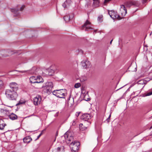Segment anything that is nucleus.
<instances>
[{"mask_svg":"<svg viewBox=\"0 0 152 152\" xmlns=\"http://www.w3.org/2000/svg\"><path fill=\"white\" fill-rule=\"evenodd\" d=\"M134 2H128V3H129L130 4L129 6L131 5H134Z\"/></svg>","mask_w":152,"mask_h":152,"instance_id":"nucleus-33","label":"nucleus"},{"mask_svg":"<svg viewBox=\"0 0 152 152\" xmlns=\"http://www.w3.org/2000/svg\"><path fill=\"white\" fill-rule=\"evenodd\" d=\"M151 136H152V133H151V134L150 135Z\"/></svg>","mask_w":152,"mask_h":152,"instance_id":"nucleus-40","label":"nucleus"},{"mask_svg":"<svg viewBox=\"0 0 152 152\" xmlns=\"http://www.w3.org/2000/svg\"><path fill=\"white\" fill-rule=\"evenodd\" d=\"M44 130H43L42 131L41 133H40V134L37 136V138L36 139V140L38 139L39 138V137L42 135V134L43 132L44 131Z\"/></svg>","mask_w":152,"mask_h":152,"instance_id":"nucleus-32","label":"nucleus"},{"mask_svg":"<svg viewBox=\"0 0 152 152\" xmlns=\"http://www.w3.org/2000/svg\"><path fill=\"white\" fill-rule=\"evenodd\" d=\"M110 116H111V115H110L108 117V118L106 119V121L107 122H109V118H110Z\"/></svg>","mask_w":152,"mask_h":152,"instance_id":"nucleus-34","label":"nucleus"},{"mask_svg":"<svg viewBox=\"0 0 152 152\" xmlns=\"http://www.w3.org/2000/svg\"><path fill=\"white\" fill-rule=\"evenodd\" d=\"M71 3V0H66L63 4L62 6L64 8H67L70 5Z\"/></svg>","mask_w":152,"mask_h":152,"instance_id":"nucleus-14","label":"nucleus"},{"mask_svg":"<svg viewBox=\"0 0 152 152\" xmlns=\"http://www.w3.org/2000/svg\"><path fill=\"white\" fill-rule=\"evenodd\" d=\"M43 87H46L47 88H53V84L52 82H47L45 83V86H43Z\"/></svg>","mask_w":152,"mask_h":152,"instance_id":"nucleus-16","label":"nucleus"},{"mask_svg":"<svg viewBox=\"0 0 152 152\" xmlns=\"http://www.w3.org/2000/svg\"><path fill=\"white\" fill-rule=\"evenodd\" d=\"M97 31V30H95L94 31L95 32H96Z\"/></svg>","mask_w":152,"mask_h":152,"instance_id":"nucleus-39","label":"nucleus"},{"mask_svg":"<svg viewBox=\"0 0 152 152\" xmlns=\"http://www.w3.org/2000/svg\"><path fill=\"white\" fill-rule=\"evenodd\" d=\"M108 13L110 15V17L112 18L114 20V11L113 10H108Z\"/></svg>","mask_w":152,"mask_h":152,"instance_id":"nucleus-20","label":"nucleus"},{"mask_svg":"<svg viewBox=\"0 0 152 152\" xmlns=\"http://www.w3.org/2000/svg\"><path fill=\"white\" fill-rule=\"evenodd\" d=\"M24 7L25 6L24 5H23L20 7V10L18 9H12L11 10V11L12 12L14 13V16H18L19 14L18 11H19V10L21 11H22L24 9Z\"/></svg>","mask_w":152,"mask_h":152,"instance_id":"nucleus-10","label":"nucleus"},{"mask_svg":"<svg viewBox=\"0 0 152 152\" xmlns=\"http://www.w3.org/2000/svg\"><path fill=\"white\" fill-rule=\"evenodd\" d=\"M146 82L143 80H141L139 81L138 82V84H144L146 83Z\"/></svg>","mask_w":152,"mask_h":152,"instance_id":"nucleus-26","label":"nucleus"},{"mask_svg":"<svg viewBox=\"0 0 152 152\" xmlns=\"http://www.w3.org/2000/svg\"><path fill=\"white\" fill-rule=\"evenodd\" d=\"M5 94L8 99L12 100H16L18 96V94L16 91L9 89L6 90Z\"/></svg>","mask_w":152,"mask_h":152,"instance_id":"nucleus-1","label":"nucleus"},{"mask_svg":"<svg viewBox=\"0 0 152 152\" xmlns=\"http://www.w3.org/2000/svg\"><path fill=\"white\" fill-rule=\"evenodd\" d=\"M9 118L12 120H15L17 118V116L15 114L12 113L9 116Z\"/></svg>","mask_w":152,"mask_h":152,"instance_id":"nucleus-18","label":"nucleus"},{"mask_svg":"<svg viewBox=\"0 0 152 152\" xmlns=\"http://www.w3.org/2000/svg\"><path fill=\"white\" fill-rule=\"evenodd\" d=\"M19 72L22 73H26L27 74H32L33 73V72H32L30 70L21 71H20Z\"/></svg>","mask_w":152,"mask_h":152,"instance_id":"nucleus-24","label":"nucleus"},{"mask_svg":"<svg viewBox=\"0 0 152 152\" xmlns=\"http://www.w3.org/2000/svg\"><path fill=\"white\" fill-rule=\"evenodd\" d=\"M98 20L100 23L102 22L103 21L102 16H100L98 17Z\"/></svg>","mask_w":152,"mask_h":152,"instance_id":"nucleus-28","label":"nucleus"},{"mask_svg":"<svg viewBox=\"0 0 152 152\" xmlns=\"http://www.w3.org/2000/svg\"><path fill=\"white\" fill-rule=\"evenodd\" d=\"M64 137L67 143H69L70 142L73 140V136L72 135L71 133L67 132L64 135Z\"/></svg>","mask_w":152,"mask_h":152,"instance_id":"nucleus-5","label":"nucleus"},{"mask_svg":"<svg viewBox=\"0 0 152 152\" xmlns=\"http://www.w3.org/2000/svg\"><path fill=\"white\" fill-rule=\"evenodd\" d=\"M82 67L84 68H87L91 66L90 62L88 60H83L81 62Z\"/></svg>","mask_w":152,"mask_h":152,"instance_id":"nucleus-7","label":"nucleus"},{"mask_svg":"<svg viewBox=\"0 0 152 152\" xmlns=\"http://www.w3.org/2000/svg\"><path fill=\"white\" fill-rule=\"evenodd\" d=\"M71 95H70L68 101V103L69 105H71V106L73 105L74 104V100L73 98L70 99Z\"/></svg>","mask_w":152,"mask_h":152,"instance_id":"nucleus-19","label":"nucleus"},{"mask_svg":"<svg viewBox=\"0 0 152 152\" xmlns=\"http://www.w3.org/2000/svg\"><path fill=\"white\" fill-rule=\"evenodd\" d=\"M22 104L20 102H19L16 105H18L19 104Z\"/></svg>","mask_w":152,"mask_h":152,"instance_id":"nucleus-36","label":"nucleus"},{"mask_svg":"<svg viewBox=\"0 0 152 152\" xmlns=\"http://www.w3.org/2000/svg\"><path fill=\"white\" fill-rule=\"evenodd\" d=\"M80 143L77 141H72L69 145L72 152H77L79 149Z\"/></svg>","mask_w":152,"mask_h":152,"instance_id":"nucleus-2","label":"nucleus"},{"mask_svg":"<svg viewBox=\"0 0 152 152\" xmlns=\"http://www.w3.org/2000/svg\"><path fill=\"white\" fill-rule=\"evenodd\" d=\"M65 92V89L58 90V96H57V97L61 98H64V96L66 94Z\"/></svg>","mask_w":152,"mask_h":152,"instance_id":"nucleus-6","label":"nucleus"},{"mask_svg":"<svg viewBox=\"0 0 152 152\" xmlns=\"http://www.w3.org/2000/svg\"><path fill=\"white\" fill-rule=\"evenodd\" d=\"M83 125V124H80V125H79V126L80 127V126H82Z\"/></svg>","mask_w":152,"mask_h":152,"instance_id":"nucleus-37","label":"nucleus"},{"mask_svg":"<svg viewBox=\"0 0 152 152\" xmlns=\"http://www.w3.org/2000/svg\"><path fill=\"white\" fill-rule=\"evenodd\" d=\"M64 19L66 22L69 21L70 19V16L68 15L65 16L64 17Z\"/></svg>","mask_w":152,"mask_h":152,"instance_id":"nucleus-23","label":"nucleus"},{"mask_svg":"<svg viewBox=\"0 0 152 152\" xmlns=\"http://www.w3.org/2000/svg\"><path fill=\"white\" fill-rule=\"evenodd\" d=\"M34 104L35 105H38L40 104L41 101V97L39 95H38L35 97L33 99Z\"/></svg>","mask_w":152,"mask_h":152,"instance_id":"nucleus-8","label":"nucleus"},{"mask_svg":"<svg viewBox=\"0 0 152 152\" xmlns=\"http://www.w3.org/2000/svg\"><path fill=\"white\" fill-rule=\"evenodd\" d=\"M89 100H90V99H89V100H87V101H89Z\"/></svg>","mask_w":152,"mask_h":152,"instance_id":"nucleus-43","label":"nucleus"},{"mask_svg":"<svg viewBox=\"0 0 152 152\" xmlns=\"http://www.w3.org/2000/svg\"><path fill=\"white\" fill-rule=\"evenodd\" d=\"M80 86V84L79 83H76L75 85V87L76 88H79Z\"/></svg>","mask_w":152,"mask_h":152,"instance_id":"nucleus-31","label":"nucleus"},{"mask_svg":"<svg viewBox=\"0 0 152 152\" xmlns=\"http://www.w3.org/2000/svg\"><path fill=\"white\" fill-rule=\"evenodd\" d=\"M93 4L95 7H97L99 6V0H93Z\"/></svg>","mask_w":152,"mask_h":152,"instance_id":"nucleus-21","label":"nucleus"},{"mask_svg":"<svg viewBox=\"0 0 152 152\" xmlns=\"http://www.w3.org/2000/svg\"><path fill=\"white\" fill-rule=\"evenodd\" d=\"M77 119H74L72 122V124L73 126H75L77 124Z\"/></svg>","mask_w":152,"mask_h":152,"instance_id":"nucleus-25","label":"nucleus"},{"mask_svg":"<svg viewBox=\"0 0 152 152\" xmlns=\"http://www.w3.org/2000/svg\"><path fill=\"white\" fill-rule=\"evenodd\" d=\"M127 12V10L125 8V6L124 5H122L121 6L120 13L122 17H120L119 15H115V18H117V19L118 20L121 19L124 16H125Z\"/></svg>","mask_w":152,"mask_h":152,"instance_id":"nucleus-3","label":"nucleus"},{"mask_svg":"<svg viewBox=\"0 0 152 152\" xmlns=\"http://www.w3.org/2000/svg\"><path fill=\"white\" fill-rule=\"evenodd\" d=\"M10 89H9L10 90H11L12 91L16 92V91L18 89V85L15 83H10Z\"/></svg>","mask_w":152,"mask_h":152,"instance_id":"nucleus-9","label":"nucleus"},{"mask_svg":"<svg viewBox=\"0 0 152 152\" xmlns=\"http://www.w3.org/2000/svg\"><path fill=\"white\" fill-rule=\"evenodd\" d=\"M91 116L89 114H84L81 116V118L82 120L85 121H88L91 119Z\"/></svg>","mask_w":152,"mask_h":152,"instance_id":"nucleus-11","label":"nucleus"},{"mask_svg":"<svg viewBox=\"0 0 152 152\" xmlns=\"http://www.w3.org/2000/svg\"><path fill=\"white\" fill-rule=\"evenodd\" d=\"M82 93L83 94H84L85 93V90L83 88H82L81 89Z\"/></svg>","mask_w":152,"mask_h":152,"instance_id":"nucleus-35","label":"nucleus"},{"mask_svg":"<svg viewBox=\"0 0 152 152\" xmlns=\"http://www.w3.org/2000/svg\"><path fill=\"white\" fill-rule=\"evenodd\" d=\"M43 88H44V92H46L47 94H49L51 93L52 88H47L46 87H43Z\"/></svg>","mask_w":152,"mask_h":152,"instance_id":"nucleus-17","label":"nucleus"},{"mask_svg":"<svg viewBox=\"0 0 152 152\" xmlns=\"http://www.w3.org/2000/svg\"><path fill=\"white\" fill-rule=\"evenodd\" d=\"M113 39H112L111 41L110 42V43L111 44V42H112V41H113Z\"/></svg>","mask_w":152,"mask_h":152,"instance_id":"nucleus-38","label":"nucleus"},{"mask_svg":"<svg viewBox=\"0 0 152 152\" xmlns=\"http://www.w3.org/2000/svg\"><path fill=\"white\" fill-rule=\"evenodd\" d=\"M118 90V89H117V90H116V91H117V90Z\"/></svg>","mask_w":152,"mask_h":152,"instance_id":"nucleus-42","label":"nucleus"},{"mask_svg":"<svg viewBox=\"0 0 152 152\" xmlns=\"http://www.w3.org/2000/svg\"><path fill=\"white\" fill-rule=\"evenodd\" d=\"M152 128V126H151V128Z\"/></svg>","mask_w":152,"mask_h":152,"instance_id":"nucleus-44","label":"nucleus"},{"mask_svg":"<svg viewBox=\"0 0 152 152\" xmlns=\"http://www.w3.org/2000/svg\"><path fill=\"white\" fill-rule=\"evenodd\" d=\"M91 23L88 20H87L82 27L81 29L84 30L86 31H89L91 29H93L91 28Z\"/></svg>","mask_w":152,"mask_h":152,"instance_id":"nucleus-4","label":"nucleus"},{"mask_svg":"<svg viewBox=\"0 0 152 152\" xmlns=\"http://www.w3.org/2000/svg\"><path fill=\"white\" fill-rule=\"evenodd\" d=\"M52 93H53V95L56 96L57 97V96H58V90H54L53 92Z\"/></svg>","mask_w":152,"mask_h":152,"instance_id":"nucleus-29","label":"nucleus"},{"mask_svg":"<svg viewBox=\"0 0 152 152\" xmlns=\"http://www.w3.org/2000/svg\"><path fill=\"white\" fill-rule=\"evenodd\" d=\"M40 77L39 76H32L31 77L29 78L30 81L31 83H38V82L37 81V78H39V79L40 78Z\"/></svg>","mask_w":152,"mask_h":152,"instance_id":"nucleus-12","label":"nucleus"},{"mask_svg":"<svg viewBox=\"0 0 152 152\" xmlns=\"http://www.w3.org/2000/svg\"><path fill=\"white\" fill-rule=\"evenodd\" d=\"M151 95H152V89L150 90L146 94L145 96H147Z\"/></svg>","mask_w":152,"mask_h":152,"instance_id":"nucleus-27","label":"nucleus"},{"mask_svg":"<svg viewBox=\"0 0 152 152\" xmlns=\"http://www.w3.org/2000/svg\"><path fill=\"white\" fill-rule=\"evenodd\" d=\"M39 76L40 77L39 79L37 78V81L38 82H39L38 83H42L44 82V80L42 79V77L40 76Z\"/></svg>","mask_w":152,"mask_h":152,"instance_id":"nucleus-22","label":"nucleus"},{"mask_svg":"<svg viewBox=\"0 0 152 152\" xmlns=\"http://www.w3.org/2000/svg\"><path fill=\"white\" fill-rule=\"evenodd\" d=\"M88 122H89V123H90V124L91 123H90V121H88Z\"/></svg>","mask_w":152,"mask_h":152,"instance_id":"nucleus-41","label":"nucleus"},{"mask_svg":"<svg viewBox=\"0 0 152 152\" xmlns=\"http://www.w3.org/2000/svg\"><path fill=\"white\" fill-rule=\"evenodd\" d=\"M31 140L32 139L30 136H27L23 139V142L25 143H29Z\"/></svg>","mask_w":152,"mask_h":152,"instance_id":"nucleus-15","label":"nucleus"},{"mask_svg":"<svg viewBox=\"0 0 152 152\" xmlns=\"http://www.w3.org/2000/svg\"><path fill=\"white\" fill-rule=\"evenodd\" d=\"M64 147L63 146H61L53 150V152H64Z\"/></svg>","mask_w":152,"mask_h":152,"instance_id":"nucleus-13","label":"nucleus"},{"mask_svg":"<svg viewBox=\"0 0 152 152\" xmlns=\"http://www.w3.org/2000/svg\"><path fill=\"white\" fill-rule=\"evenodd\" d=\"M5 124H0V129L2 130L4 129Z\"/></svg>","mask_w":152,"mask_h":152,"instance_id":"nucleus-30","label":"nucleus"}]
</instances>
